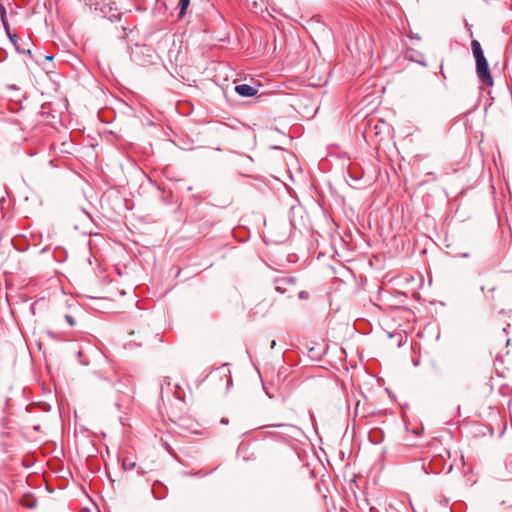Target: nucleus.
I'll use <instances>...</instances> for the list:
<instances>
[{"label": "nucleus", "instance_id": "obj_1", "mask_svg": "<svg viewBox=\"0 0 512 512\" xmlns=\"http://www.w3.org/2000/svg\"><path fill=\"white\" fill-rule=\"evenodd\" d=\"M476 72L480 81L486 86L493 85V78L489 70V65L485 57L476 60Z\"/></svg>", "mask_w": 512, "mask_h": 512}, {"label": "nucleus", "instance_id": "obj_2", "mask_svg": "<svg viewBox=\"0 0 512 512\" xmlns=\"http://www.w3.org/2000/svg\"><path fill=\"white\" fill-rule=\"evenodd\" d=\"M237 453L244 461H253L256 459V455L251 444L247 442H242L239 445Z\"/></svg>", "mask_w": 512, "mask_h": 512}, {"label": "nucleus", "instance_id": "obj_3", "mask_svg": "<svg viewBox=\"0 0 512 512\" xmlns=\"http://www.w3.org/2000/svg\"><path fill=\"white\" fill-rule=\"evenodd\" d=\"M235 91L243 97H251L257 93V90L248 84L237 85Z\"/></svg>", "mask_w": 512, "mask_h": 512}, {"label": "nucleus", "instance_id": "obj_4", "mask_svg": "<svg viewBox=\"0 0 512 512\" xmlns=\"http://www.w3.org/2000/svg\"><path fill=\"white\" fill-rule=\"evenodd\" d=\"M384 439V433L380 428H373L369 432V440L373 444H379Z\"/></svg>", "mask_w": 512, "mask_h": 512}, {"label": "nucleus", "instance_id": "obj_5", "mask_svg": "<svg viewBox=\"0 0 512 512\" xmlns=\"http://www.w3.org/2000/svg\"><path fill=\"white\" fill-rule=\"evenodd\" d=\"M0 16H1V21L3 23V26L6 30L7 35L9 36V38L11 39L12 42H15L16 35L12 34L10 31V26H9V23L6 18V11L2 5L0 6Z\"/></svg>", "mask_w": 512, "mask_h": 512}, {"label": "nucleus", "instance_id": "obj_6", "mask_svg": "<svg viewBox=\"0 0 512 512\" xmlns=\"http://www.w3.org/2000/svg\"><path fill=\"white\" fill-rule=\"evenodd\" d=\"M471 48H472V52L475 57V60L480 59V57L481 58L485 57L483 50L481 48V45L477 40H472Z\"/></svg>", "mask_w": 512, "mask_h": 512}, {"label": "nucleus", "instance_id": "obj_7", "mask_svg": "<svg viewBox=\"0 0 512 512\" xmlns=\"http://www.w3.org/2000/svg\"><path fill=\"white\" fill-rule=\"evenodd\" d=\"M21 504L24 506V507H27V508H33L35 505H36V500L34 498H32L31 496H24L22 499H21Z\"/></svg>", "mask_w": 512, "mask_h": 512}, {"label": "nucleus", "instance_id": "obj_8", "mask_svg": "<svg viewBox=\"0 0 512 512\" xmlns=\"http://www.w3.org/2000/svg\"><path fill=\"white\" fill-rule=\"evenodd\" d=\"M189 4H190V0H180L179 2V6H180V13H179V17H183V15L185 14L187 8L189 7Z\"/></svg>", "mask_w": 512, "mask_h": 512}, {"label": "nucleus", "instance_id": "obj_9", "mask_svg": "<svg viewBox=\"0 0 512 512\" xmlns=\"http://www.w3.org/2000/svg\"><path fill=\"white\" fill-rule=\"evenodd\" d=\"M89 6H95L96 8L104 5L105 0H83Z\"/></svg>", "mask_w": 512, "mask_h": 512}, {"label": "nucleus", "instance_id": "obj_10", "mask_svg": "<svg viewBox=\"0 0 512 512\" xmlns=\"http://www.w3.org/2000/svg\"><path fill=\"white\" fill-rule=\"evenodd\" d=\"M505 466L509 476L512 477V455L507 458Z\"/></svg>", "mask_w": 512, "mask_h": 512}, {"label": "nucleus", "instance_id": "obj_11", "mask_svg": "<svg viewBox=\"0 0 512 512\" xmlns=\"http://www.w3.org/2000/svg\"><path fill=\"white\" fill-rule=\"evenodd\" d=\"M65 319H66V321L68 322V324L70 326H74L75 325V320H74V318L71 315H66Z\"/></svg>", "mask_w": 512, "mask_h": 512}, {"label": "nucleus", "instance_id": "obj_12", "mask_svg": "<svg viewBox=\"0 0 512 512\" xmlns=\"http://www.w3.org/2000/svg\"><path fill=\"white\" fill-rule=\"evenodd\" d=\"M299 296H300V298H303V299L307 297L305 292H301Z\"/></svg>", "mask_w": 512, "mask_h": 512}, {"label": "nucleus", "instance_id": "obj_13", "mask_svg": "<svg viewBox=\"0 0 512 512\" xmlns=\"http://www.w3.org/2000/svg\"><path fill=\"white\" fill-rule=\"evenodd\" d=\"M221 422L224 424H227V420H225V419H222Z\"/></svg>", "mask_w": 512, "mask_h": 512}]
</instances>
